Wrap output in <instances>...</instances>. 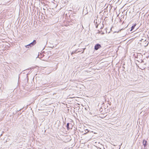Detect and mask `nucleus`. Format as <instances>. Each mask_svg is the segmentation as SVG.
I'll return each mask as SVG.
<instances>
[{"instance_id":"0eeeda50","label":"nucleus","mask_w":149,"mask_h":149,"mask_svg":"<svg viewBox=\"0 0 149 149\" xmlns=\"http://www.w3.org/2000/svg\"><path fill=\"white\" fill-rule=\"evenodd\" d=\"M76 51H73L71 53V54H74V53H75Z\"/></svg>"},{"instance_id":"423d86ee","label":"nucleus","mask_w":149,"mask_h":149,"mask_svg":"<svg viewBox=\"0 0 149 149\" xmlns=\"http://www.w3.org/2000/svg\"><path fill=\"white\" fill-rule=\"evenodd\" d=\"M69 125H70V124L69 123H68L67 124L66 126H67V129L68 130L69 129Z\"/></svg>"},{"instance_id":"f257e3e1","label":"nucleus","mask_w":149,"mask_h":149,"mask_svg":"<svg viewBox=\"0 0 149 149\" xmlns=\"http://www.w3.org/2000/svg\"><path fill=\"white\" fill-rule=\"evenodd\" d=\"M36 43V41L34 40L33 42H31L29 45L25 46V47L26 48H30L31 47L35 45Z\"/></svg>"},{"instance_id":"9d476101","label":"nucleus","mask_w":149,"mask_h":149,"mask_svg":"<svg viewBox=\"0 0 149 149\" xmlns=\"http://www.w3.org/2000/svg\"><path fill=\"white\" fill-rule=\"evenodd\" d=\"M82 28H84V27H83V26H82Z\"/></svg>"},{"instance_id":"7ed1b4c3","label":"nucleus","mask_w":149,"mask_h":149,"mask_svg":"<svg viewBox=\"0 0 149 149\" xmlns=\"http://www.w3.org/2000/svg\"><path fill=\"white\" fill-rule=\"evenodd\" d=\"M144 42H145V44L143 45V46H147L148 45V41H146V40H145V41H144Z\"/></svg>"},{"instance_id":"f03ea898","label":"nucleus","mask_w":149,"mask_h":149,"mask_svg":"<svg viewBox=\"0 0 149 149\" xmlns=\"http://www.w3.org/2000/svg\"><path fill=\"white\" fill-rule=\"evenodd\" d=\"M101 46L100 44H97L95 46V49L96 50H98L99 48L101 47Z\"/></svg>"},{"instance_id":"6e6552de","label":"nucleus","mask_w":149,"mask_h":149,"mask_svg":"<svg viewBox=\"0 0 149 149\" xmlns=\"http://www.w3.org/2000/svg\"><path fill=\"white\" fill-rule=\"evenodd\" d=\"M144 62V61L143 60H142L141 61V63H143Z\"/></svg>"},{"instance_id":"9b49d317","label":"nucleus","mask_w":149,"mask_h":149,"mask_svg":"<svg viewBox=\"0 0 149 149\" xmlns=\"http://www.w3.org/2000/svg\"><path fill=\"white\" fill-rule=\"evenodd\" d=\"M104 149H105V148H104Z\"/></svg>"},{"instance_id":"39448f33","label":"nucleus","mask_w":149,"mask_h":149,"mask_svg":"<svg viewBox=\"0 0 149 149\" xmlns=\"http://www.w3.org/2000/svg\"><path fill=\"white\" fill-rule=\"evenodd\" d=\"M136 25V24H135L134 25H133L132 26L131 29L130 30L131 31H132L133 30V29H134L135 27V26Z\"/></svg>"},{"instance_id":"1a4fd4ad","label":"nucleus","mask_w":149,"mask_h":149,"mask_svg":"<svg viewBox=\"0 0 149 149\" xmlns=\"http://www.w3.org/2000/svg\"><path fill=\"white\" fill-rule=\"evenodd\" d=\"M144 64V65H146V63H145Z\"/></svg>"},{"instance_id":"20e7f679","label":"nucleus","mask_w":149,"mask_h":149,"mask_svg":"<svg viewBox=\"0 0 149 149\" xmlns=\"http://www.w3.org/2000/svg\"><path fill=\"white\" fill-rule=\"evenodd\" d=\"M143 143L144 147H145L146 146L147 141H146L143 140Z\"/></svg>"}]
</instances>
